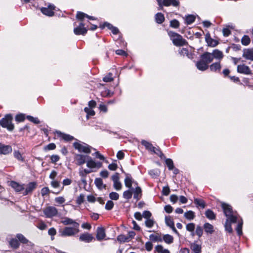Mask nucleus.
<instances>
[{
    "label": "nucleus",
    "mask_w": 253,
    "mask_h": 253,
    "mask_svg": "<svg viewBox=\"0 0 253 253\" xmlns=\"http://www.w3.org/2000/svg\"><path fill=\"white\" fill-rule=\"evenodd\" d=\"M221 206L227 219L233 222H237L238 220L237 214L232 211L231 207L225 203H222Z\"/></svg>",
    "instance_id": "nucleus-1"
},
{
    "label": "nucleus",
    "mask_w": 253,
    "mask_h": 253,
    "mask_svg": "<svg viewBox=\"0 0 253 253\" xmlns=\"http://www.w3.org/2000/svg\"><path fill=\"white\" fill-rule=\"evenodd\" d=\"M168 34L174 45L183 46L187 44L186 41L179 34L172 32H169Z\"/></svg>",
    "instance_id": "nucleus-2"
},
{
    "label": "nucleus",
    "mask_w": 253,
    "mask_h": 253,
    "mask_svg": "<svg viewBox=\"0 0 253 253\" xmlns=\"http://www.w3.org/2000/svg\"><path fill=\"white\" fill-rule=\"evenodd\" d=\"M79 224L75 223L73 227H66L61 232L62 236H72L77 234L79 232Z\"/></svg>",
    "instance_id": "nucleus-3"
},
{
    "label": "nucleus",
    "mask_w": 253,
    "mask_h": 253,
    "mask_svg": "<svg viewBox=\"0 0 253 253\" xmlns=\"http://www.w3.org/2000/svg\"><path fill=\"white\" fill-rule=\"evenodd\" d=\"M74 147L80 152H84L87 154L90 153L91 149L95 150V149L84 143L75 142L74 143Z\"/></svg>",
    "instance_id": "nucleus-4"
},
{
    "label": "nucleus",
    "mask_w": 253,
    "mask_h": 253,
    "mask_svg": "<svg viewBox=\"0 0 253 253\" xmlns=\"http://www.w3.org/2000/svg\"><path fill=\"white\" fill-rule=\"evenodd\" d=\"M12 116L8 114L5 117L0 121V125L3 127L7 128L9 130H12L14 128V125L12 124Z\"/></svg>",
    "instance_id": "nucleus-5"
},
{
    "label": "nucleus",
    "mask_w": 253,
    "mask_h": 253,
    "mask_svg": "<svg viewBox=\"0 0 253 253\" xmlns=\"http://www.w3.org/2000/svg\"><path fill=\"white\" fill-rule=\"evenodd\" d=\"M43 212L46 218H52L58 214V210L53 206H48L43 210Z\"/></svg>",
    "instance_id": "nucleus-6"
},
{
    "label": "nucleus",
    "mask_w": 253,
    "mask_h": 253,
    "mask_svg": "<svg viewBox=\"0 0 253 253\" xmlns=\"http://www.w3.org/2000/svg\"><path fill=\"white\" fill-rule=\"evenodd\" d=\"M86 163L87 167L90 169H98L102 167V163L101 162H96L89 156H88Z\"/></svg>",
    "instance_id": "nucleus-7"
},
{
    "label": "nucleus",
    "mask_w": 253,
    "mask_h": 253,
    "mask_svg": "<svg viewBox=\"0 0 253 253\" xmlns=\"http://www.w3.org/2000/svg\"><path fill=\"white\" fill-rule=\"evenodd\" d=\"M141 144L143 146H144L147 150L153 152L154 153L156 154L157 155H158L161 158H162V156H164V155L161 151H158L159 153H157L155 151L156 147H154L152 145V144L151 143H149V142H148L146 140H143L141 141Z\"/></svg>",
    "instance_id": "nucleus-8"
},
{
    "label": "nucleus",
    "mask_w": 253,
    "mask_h": 253,
    "mask_svg": "<svg viewBox=\"0 0 253 253\" xmlns=\"http://www.w3.org/2000/svg\"><path fill=\"white\" fill-rule=\"evenodd\" d=\"M87 31V29L84 27V24L81 22L79 25L75 28L74 33L77 35H85Z\"/></svg>",
    "instance_id": "nucleus-9"
},
{
    "label": "nucleus",
    "mask_w": 253,
    "mask_h": 253,
    "mask_svg": "<svg viewBox=\"0 0 253 253\" xmlns=\"http://www.w3.org/2000/svg\"><path fill=\"white\" fill-rule=\"evenodd\" d=\"M88 156L82 154H75V161L76 164L79 166L83 165L86 162V159H87Z\"/></svg>",
    "instance_id": "nucleus-10"
},
{
    "label": "nucleus",
    "mask_w": 253,
    "mask_h": 253,
    "mask_svg": "<svg viewBox=\"0 0 253 253\" xmlns=\"http://www.w3.org/2000/svg\"><path fill=\"white\" fill-rule=\"evenodd\" d=\"M12 149L10 145H5L0 143V155H6L10 154Z\"/></svg>",
    "instance_id": "nucleus-11"
},
{
    "label": "nucleus",
    "mask_w": 253,
    "mask_h": 253,
    "mask_svg": "<svg viewBox=\"0 0 253 253\" xmlns=\"http://www.w3.org/2000/svg\"><path fill=\"white\" fill-rule=\"evenodd\" d=\"M10 185L17 192H21L22 193V192H23V190L25 189L24 184H20L14 181L10 182Z\"/></svg>",
    "instance_id": "nucleus-12"
},
{
    "label": "nucleus",
    "mask_w": 253,
    "mask_h": 253,
    "mask_svg": "<svg viewBox=\"0 0 253 253\" xmlns=\"http://www.w3.org/2000/svg\"><path fill=\"white\" fill-rule=\"evenodd\" d=\"M55 6L53 5H49L47 7H42L41 10L43 14L51 16L54 14L53 10Z\"/></svg>",
    "instance_id": "nucleus-13"
},
{
    "label": "nucleus",
    "mask_w": 253,
    "mask_h": 253,
    "mask_svg": "<svg viewBox=\"0 0 253 253\" xmlns=\"http://www.w3.org/2000/svg\"><path fill=\"white\" fill-rule=\"evenodd\" d=\"M55 136L66 141H71L74 139L73 136L69 134L64 133L60 131H55Z\"/></svg>",
    "instance_id": "nucleus-14"
},
{
    "label": "nucleus",
    "mask_w": 253,
    "mask_h": 253,
    "mask_svg": "<svg viewBox=\"0 0 253 253\" xmlns=\"http://www.w3.org/2000/svg\"><path fill=\"white\" fill-rule=\"evenodd\" d=\"M237 71L240 73L246 75H250L252 73L250 68L245 64L239 65L237 66Z\"/></svg>",
    "instance_id": "nucleus-15"
},
{
    "label": "nucleus",
    "mask_w": 253,
    "mask_h": 253,
    "mask_svg": "<svg viewBox=\"0 0 253 253\" xmlns=\"http://www.w3.org/2000/svg\"><path fill=\"white\" fill-rule=\"evenodd\" d=\"M36 187V183L34 182L29 183L25 187L23 192H22V194L23 195H27L28 194L31 193Z\"/></svg>",
    "instance_id": "nucleus-16"
},
{
    "label": "nucleus",
    "mask_w": 253,
    "mask_h": 253,
    "mask_svg": "<svg viewBox=\"0 0 253 253\" xmlns=\"http://www.w3.org/2000/svg\"><path fill=\"white\" fill-rule=\"evenodd\" d=\"M96 239L98 241H101L105 237V229L102 227H98L96 230Z\"/></svg>",
    "instance_id": "nucleus-17"
},
{
    "label": "nucleus",
    "mask_w": 253,
    "mask_h": 253,
    "mask_svg": "<svg viewBox=\"0 0 253 253\" xmlns=\"http://www.w3.org/2000/svg\"><path fill=\"white\" fill-rule=\"evenodd\" d=\"M201 59L208 65L213 61V56L211 53L205 52L201 55Z\"/></svg>",
    "instance_id": "nucleus-18"
},
{
    "label": "nucleus",
    "mask_w": 253,
    "mask_h": 253,
    "mask_svg": "<svg viewBox=\"0 0 253 253\" xmlns=\"http://www.w3.org/2000/svg\"><path fill=\"white\" fill-rule=\"evenodd\" d=\"M93 237L91 234L88 233L82 234L80 235L79 239L81 241L89 243L92 241Z\"/></svg>",
    "instance_id": "nucleus-19"
},
{
    "label": "nucleus",
    "mask_w": 253,
    "mask_h": 253,
    "mask_svg": "<svg viewBox=\"0 0 253 253\" xmlns=\"http://www.w3.org/2000/svg\"><path fill=\"white\" fill-rule=\"evenodd\" d=\"M196 66L198 70L202 71L206 70L209 67L207 63L202 59L196 63Z\"/></svg>",
    "instance_id": "nucleus-20"
},
{
    "label": "nucleus",
    "mask_w": 253,
    "mask_h": 253,
    "mask_svg": "<svg viewBox=\"0 0 253 253\" xmlns=\"http://www.w3.org/2000/svg\"><path fill=\"white\" fill-rule=\"evenodd\" d=\"M205 39L206 42L209 46L214 47L218 43L217 41L211 38L209 34H206Z\"/></svg>",
    "instance_id": "nucleus-21"
},
{
    "label": "nucleus",
    "mask_w": 253,
    "mask_h": 253,
    "mask_svg": "<svg viewBox=\"0 0 253 253\" xmlns=\"http://www.w3.org/2000/svg\"><path fill=\"white\" fill-rule=\"evenodd\" d=\"M203 228L207 234H212L214 231L213 226L208 222L204 224Z\"/></svg>",
    "instance_id": "nucleus-22"
},
{
    "label": "nucleus",
    "mask_w": 253,
    "mask_h": 253,
    "mask_svg": "<svg viewBox=\"0 0 253 253\" xmlns=\"http://www.w3.org/2000/svg\"><path fill=\"white\" fill-rule=\"evenodd\" d=\"M76 17L78 19H79L81 21H83L84 20V18H85V17L87 18L89 20H96V18L95 17H94L93 16H89L87 14H86L84 12H78L77 15H76Z\"/></svg>",
    "instance_id": "nucleus-23"
},
{
    "label": "nucleus",
    "mask_w": 253,
    "mask_h": 253,
    "mask_svg": "<svg viewBox=\"0 0 253 253\" xmlns=\"http://www.w3.org/2000/svg\"><path fill=\"white\" fill-rule=\"evenodd\" d=\"M132 191L133 192V198L136 199V201L139 200L142 196V190L140 187H137L135 189H133Z\"/></svg>",
    "instance_id": "nucleus-24"
},
{
    "label": "nucleus",
    "mask_w": 253,
    "mask_h": 253,
    "mask_svg": "<svg viewBox=\"0 0 253 253\" xmlns=\"http://www.w3.org/2000/svg\"><path fill=\"white\" fill-rule=\"evenodd\" d=\"M243 57L246 59L253 61V49L245 50L243 53Z\"/></svg>",
    "instance_id": "nucleus-25"
},
{
    "label": "nucleus",
    "mask_w": 253,
    "mask_h": 253,
    "mask_svg": "<svg viewBox=\"0 0 253 253\" xmlns=\"http://www.w3.org/2000/svg\"><path fill=\"white\" fill-rule=\"evenodd\" d=\"M211 54H212L213 58H214L219 60L222 59L223 57V53L218 49L214 50Z\"/></svg>",
    "instance_id": "nucleus-26"
},
{
    "label": "nucleus",
    "mask_w": 253,
    "mask_h": 253,
    "mask_svg": "<svg viewBox=\"0 0 253 253\" xmlns=\"http://www.w3.org/2000/svg\"><path fill=\"white\" fill-rule=\"evenodd\" d=\"M94 183L96 187L99 189H102L106 188V185L104 184L102 179L100 178H96L94 180Z\"/></svg>",
    "instance_id": "nucleus-27"
},
{
    "label": "nucleus",
    "mask_w": 253,
    "mask_h": 253,
    "mask_svg": "<svg viewBox=\"0 0 253 253\" xmlns=\"http://www.w3.org/2000/svg\"><path fill=\"white\" fill-rule=\"evenodd\" d=\"M221 67V66L219 62H215L210 66V70L212 72L220 71Z\"/></svg>",
    "instance_id": "nucleus-28"
},
{
    "label": "nucleus",
    "mask_w": 253,
    "mask_h": 253,
    "mask_svg": "<svg viewBox=\"0 0 253 253\" xmlns=\"http://www.w3.org/2000/svg\"><path fill=\"white\" fill-rule=\"evenodd\" d=\"M205 215L206 217L210 219L213 220L215 219L216 215L213 212V211L210 209L207 210L205 212Z\"/></svg>",
    "instance_id": "nucleus-29"
},
{
    "label": "nucleus",
    "mask_w": 253,
    "mask_h": 253,
    "mask_svg": "<svg viewBox=\"0 0 253 253\" xmlns=\"http://www.w3.org/2000/svg\"><path fill=\"white\" fill-rule=\"evenodd\" d=\"M196 19V17L194 15H188L185 16V21L187 25H189L193 23Z\"/></svg>",
    "instance_id": "nucleus-30"
},
{
    "label": "nucleus",
    "mask_w": 253,
    "mask_h": 253,
    "mask_svg": "<svg viewBox=\"0 0 253 253\" xmlns=\"http://www.w3.org/2000/svg\"><path fill=\"white\" fill-rule=\"evenodd\" d=\"M191 249L194 253H201V247L197 244H192L191 246Z\"/></svg>",
    "instance_id": "nucleus-31"
},
{
    "label": "nucleus",
    "mask_w": 253,
    "mask_h": 253,
    "mask_svg": "<svg viewBox=\"0 0 253 253\" xmlns=\"http://www.w3.org/2000/svg\"><path fill=\"white\" fill-rule=\"evenodd\" d=\"M16 238L18 240L22 243L23 244H28L29 243L30 245L32 244L30 242H29L22 234H18L16 235Z\"/></svg>",
    "instance_id": "nucleus-32"
},
{
    "label": "nucleus",
    "mask_w": 253,
    "mask_h": 253,
    "mask_svg": "<svg viewBox=\"0 0 253 253\" xmlns=\"http://www.w3.org/2000/svg\"><path fill=\"white\" fill-rule=\"evenodd\" d=\"M61 223L66 225L72 224L73 226L74 225L75 223H78L72 219L69 218L68 217H64L63 220L61 221Z\"/></svg>",
    "instance_id": "nucleus-33"
},
{
    "label": "nucleus",
    "mask_w": 253,
    "mask_h": 253,
    "mask_svg": "<svg viewBox=\"0 0 253 253\" xmlns=\"http://www.w3.org/2000/svg\"><path fill=\"white\" fill-rule=\"evenodd\" d=\"M194 203L196 205L197 207H200L202 209H204L206 207L205 202L201 199L195 198L194 199Z\"/></svg>",
    "instance_id": "nucleus-34"
},
{
    "label": "nucleus",
    "mask_w": 253,
    "mask_h": 253,
    "mask_svg": "<svg viewBox=\"0 0 253 253\" xmlns=\"http://www.w3.org/2000/svg\"><path fill=\"white\" fill-rule=\"evenodd\" d=\"M184 216L186 219L191 220L194 218L195 215L194 212L192 211H189L185 212Z\"/></svg>",
    "instance_id": "nucleus-35"
},
{
    "label": "nucleus",
    "mask_w": 253,
    "mask_h": 253,
    "mask_svg": "<svg viewBox=\"0 0 253 253\" xmlns=\"http://www.w3.org/2000/svg\"><path fill=\"white\" fill-rule=\"evenodd\" d=\"M132 178L130 175H127L125 179V183L126 187L130 188L132 186Z\"/></svg>",
    "instance_id": "nucleus-36"
},
{
    "label": "nucleus",
    "mask_w": 253,
    "mask_h": 253,
    "mask_svg": "<svg viewBox=\"0 0 253 253\" xmlns=\"http://www.w3.org/2000/svg\"><path fill=\"white\" fill-rule=\"evenodd\" d=\"M155 250L158 253H170L168 249H164L162 245H158L155 247Z\"/></svg>",
    "instance_id": "nucleus-37"
},
{
    "label": "nucleus",
    "mask_w": 253,
    "mask_h": 253,
    "mask_svg": "<svg viewBox=\"0 0 253 253\" xmlns=\"http://www.w3.org/2000/svg\"><path fill=\"white\" fill-rule=\"evenodd\" d=\"M155 19L158 23L161 24L163 23L165 20L164 16L161 13H158L156 14Z\"/></svg>",
    "instance_id": "nucleus-38"
},
{
    "label": "nucleus",
    "mask_w": 253,
    "mask_h": 253,
    "mask_svg": "<svg viewBox=\"0 0 253 253\" xmlns=\"http://www.w3.org/2000/svg\"><path fill=\"white\" fill-rule=\"evenodd\" d=\"M165 222L166 225L169 227H173L174 225V222L170 216L165 217Z\"/></svg>",
    "instance_id": "nucleus-39"
},
{
    "label": "nucleus",
    "mask_w": 253,
    "mask_h": 253,
    "mask_svg": "<svg viewBox=\"0 0 253 253\" xmlns=\"http://www.w3.org/2000/svg\"><path fill=\"white\" fill-rule=\"evenodd\" d=\"M231 223L233 222L232 221H231L230 220L226 219V221L224 225L225 230L229 233H231L232 232V228L231 225Z\"/></svg>",
    "instance_id": "nucleus-40"
},
{
    "label": "nucleus",
    "mask_w": 253,
    "mask_h": 253,
    "mask_svg": "<svg viewBox=\"0 0 253 253\" xmlns=\"http://www.w3.org/2000/svg\"><path fill=\"white\" fill-rule=\"evenodd\" d=\"M163 240L166 243L169 244L173 242V238L169 234H166L163 236Z\"/></svg>",
    "instance_id": "nucleus-41"
},
{
    "label": "nucleus",
    "mask_w": 253,
    "mask_h": 253,
    "mask_svg": "<svg viewBox=\"0 0 253 253\" xmlns=\"http://www.w3.org/2000/svg\"><path fill=\"white\" fill-rule=\"evenodd\" d=\"M195 228V225L193 223H188L186 226V230L189 232H191L192 233V235L193 236H194L195 234L194 233Z\"/></svg>",
    "instance_id": "nucleus-42"
},
{
    "label": "nucleus",
    "mask_w": 253,
    "mask_h": 253,
    "mask_svg": "<svg viewBox=\"0 0 253 253\" xmlns=\"http://www.w3.org/2000/svg\"><path fill=\"white\" fill-rule=\"evenodd\" d=\"M84 112L86 113V117L88 118L89 116H93L95 114V112L92 109V108L85 107Z\"/></svg>",
    "instance_id": "nucleus-43"
},
{
    "label": "nucleus",
    "mask_w": 253,
    "mask_h": 253,
    "mask_svg": "<svg viewBox=\"0 0 253 253\" xmlns=\"http://www.w3.org/2000/svg\"><path fill=\"white\" fill-rule=\"evenodd\" d=\"M9 245L13 248L17 249L19 246L18 241L16 239L12 238L9 241Z\"/></svg>",
    "instance_id": "nucleus-44"
},
{
    "label": "nucleus",
    "mask_w": 253,
    "mask_h": 253,
    "mask_svg": "<svg viewBox=\"0 0 253 253\" xmlns=\"http://www.w3.org/2000/svg\"><path fill=\"white\" fill-rule=\"evenodd\" d=\"M14 157L20 162H24V159L19 151H14L13 153Z\"/></svg>",
    "instance_id": "nucleus-45"
},
{
    "label": "nucleus",
    "mask_w": 253,
    "mask_h": 253,
    "mask_svg": "<svg viewBox=\"0 0 253 253\" xmlns=\"http://www.w3.org/2000/svg\"><path fill=\"white\" fill-rule=\"evenodd\" d=\"M150 240L153 242H157L162 241V239L158 234H151L149 236Z\"/></svg>",
    "instance_id": "nucleus-46"
},
{
    "label": "nucleus",
    "mask_w": 253,
    "mask_h": 253,
    "mask_svg": "<svg viewBox=\"0 0 253 253\" xmlns=\"http://www.w3.org/2000/svg\"><path fill=\"white\" fill-rule=\"evenodd\" d=\"M242 226H243V221L241 219V221H239L237 226L236 227V231L238 234L239 236H241L242 234Z\"/></svg>",
    "instance_id": "nucleus-47"
},
{
    "label": "nucleus",
    "mask_w": 253,
    "mask_h": 253,
    "mask_svg": "<svg viewBox=\"0 0 253 253\" xmlns=\"http://www.w3.org/2000/svg\"><path fill=\"white\" fill-rule=\"evenodd\" d=\"M250 38L246 35L244 36L241 40V42L244 45H248L250 43Z\"/></svg>",
    "instance_id": "nucleus-48"
},
{
    "label": "nucleus",
    "mask_w": 253,
    "mask_h": 253,
    "mask_svg": "<svg viewBox=\"0 0 253 253\" xmlns=\"http://www.w3.org/2000/svg\"><path fill=\"white\" fill-rule=\"evenodd\" d=\"M166 164L168 166L169 169V170L173 169L174 168L173 163L171 159H166L165 160Z\"/></svg>",
    "instance_id": "nucleus-49"
},
{
    "label": "nucleus",
    "mask_w": 253,
    "mask_h": 253,
    "mask_svg": "<svg viewBox=\"0 0 253 253\" xmlns=\"http://www.w3.org/2000/svg\"><path fill=\"white\" fill-rule=\"evenodd\" d=\"M154 224H155L154 220L153 219H150V218L146 219L145 222V224L146 226L148 228L152 227L154 226Z\"/></svg>",
    "instance_id": "nucleus-50"
},
{
    "label": "nucleus",
    "mask_w": 253,
    "mask_h": 253,
    "mask_svg": "<svg viewBox=\"0 0 253 253\" xmlns=\"http://www.w3.org/2000/svg\"><path fill=\"white\" fill-rule=\"evenodd\" d=\"M27 119L30 122L35 124H39L40 123V120L38 118H35L31 116H27Z\"/></svg>",
    "instance_id": "nucleus-51"
},
{
    "label": "nucleus",
    "mask_w": 253,
    "mask_h": 253,
    "mask_svg": "<svg viewBox=\"0 0 253 253\" xmlns=\"http://www.w3.org/2000/svg\"><path fill=\"white\" fill-rule=\"evenodd\" d=\"M103 81L105 82H110L113 81V78L112 77V74L111 73H108L103 78Z\"/></svg>",
    "instance_id": "nucleus-52"
},
{
    "label": "nucleus",
    "mask_w": 253,
    "mask_h": 253,
    "mask_svg": "<svg viewBox=\"0 0 253 253\" xmlns=\"http://www.w3.org/2000/svg\"><path fill=\"white\" fill-rule=\"evenodd\" d=\"M195 234L200 238L202 237L203 234V230L202 227L197 226L196 228Z\"/></svg>",
    "instance_id": "nucleus-53"
},
{
    "label": "nucleus",
    "mask_w": 253,
    "mask_h": 253,
    "mask_svg": "<svg viewBox=\"0 0 253 253\" xmlns=\"http://www.w3.org/2000/svg\"><path fill=\"white\" fill-rule=\"evenodd\" d=\"M123 197L126 199H130L132 197V192L129 190L125 191L123 193Z\"/></svg>",
    "instance_id": "nucleus-54"
},
{
    "label": "nucleus",
    "mask_w": 253,
    "mask_h": 253,
    "mask_svg": "<svg viewBox=\"0 0 253 253\" xmlns=\"http://www.w3.org/2000/svg\"><path fill=\"white\" fill-rule=\"evenodd\" d=\"M109 197L111 200H117L119 199V195L116 192H112L109 194Z\"/></svg>",
    "instance_id": "nucleus-55"
},
{
    "label": "nucleus",
    "mask_w": 253,
    "mask_h": 253,
    "mask_svg": "<svg viewBox=\"0 0 253 253\" xmlns=\"http://www.w3.org/2000/svg\"><path fill=\"white\" fill-rule=\"evenodd\" d=\"M158 4L161 7L163 6H169L171 5V1H158Z\"/></svg>",
    "instance_id": "nucleus-56"
},
{
    "label": "nucleus",
    "mask_w": 253,
    "mask_h": 253,
    "mask_svg": "<svg viewBox=\"0 0 253 253\" xmlns=\"http://www.w3.org/2000/svg\"><path fill=\"white\" fill-rule=\"evenodd\" d=\"M92 155L100 160H105V157L99 151H96L94 154H92Z\"/></svg>",
    "instance_id": "nucleus-57"
},
{
    "label": "nucleus",
    "mask_w": 253,
    "mask_h": 253,
    "mask_svg": "<svg viewBox=\"0 0 253 253\" xmlns=\"http://www.w3.org/2000/svg\"><path fill=\"white\" fill-rule=\"evenodd\" d=\"M114 207V203L112 201H108L105 205V209L107 210H111Z\"/></svg>",
    "instance_id": "nucleus-58"
},
{
    "label": "nucleus",
    "mask_w": 253,
    "mask_h": 253,
    "mask_svg": "<svg viewBox=\"0 0 253 253\" xmlns=\"http://www.w3.org/2000/svg\"><path fill=\"white\" fill-rule=\"evenodd\" d=\"M25 120V115L22 114H20L16 115L15 117V120L17 122H21L24 121Z\"/></svg>",
    "instance_id": "nucleus-59"
},
{
    "label": "nucleus",
    "mask_w": 253,
    "mask_h": 253,
    "mask_svg": "<svg viewBox=\"0 0 253 253\" xmlns=\"http://www.w3.org/2000/svg\"><path fill=\"white\" fill-rule=\"evenodd\" d=\"M100 27L101 29H104L105 27H107L108 29L111 30L113 27V26L109 23L104 22L103 24L100 25Z\"/></svg>",
    "instance_id": "nucleus-60"
},
{
    "label": "nucleus",
    "mask_w": 253,
    "mask_h": 253,
    "mask_svg": "<svg viewBox=\"0 0 253 253\" xmlns=\"http://www.w3.org/2000/svg\"><path fill=\"white\" fill-rule=\"evenodd\" d=\"M151 216V213L148 211H145L142 214V216L146 219H150Z\"/></svg>",
    "instance_id": "nucleus-61"
},
{
    "label": "nucleus",
    "mask_w": 253,
    "mask_h": 253,
    "mask_svg": "<svg viewBox=\"0 0 253 253\" xmlns=\"http://www.w3.org/2000/svg\"><path fill=\"white\" fill-rule=\"evenodd\" d=\"M170 26L172 27L176 28L179 27V23L177 20L174 19L170 21Z\"/></svg>",
    "instance_id": "nucleus-62"
},
{
    "label": "nucleus",
    "mask_w": 253,
    "mask_h": 253,
    "mask_svg": "<svg viewBox=\"0 0 253 253\" xmlns=\"http://www.w3.org/2000/svg\"><path fill=\"white\" fill-rule=\"evenodd\" d=\"M49 193V189L47 187L42 188L41 190V194L42 196H44Z\"/></svg>",
    "instance_id": "nucleus-63"
},
{
    "label": "nucleus",
    "mask_w": 253,
    "mask_h": 253,
    "mask_svg": "<svg viewBox=\"0 0 253 253\" xmlns=\"http://www.w3.org/2000/svg\"><path fill=\"white\" fill-rule=\"evenodd\" d=\"M113 186L117 190H120L122 188V184L120 181L114 182Z\"/></svg>",
    "instance_id": "nucleus-64"
}]
</instances>
